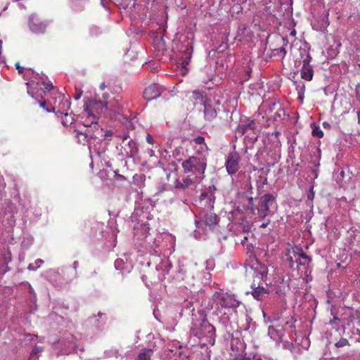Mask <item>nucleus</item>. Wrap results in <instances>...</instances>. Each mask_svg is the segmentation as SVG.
<instances>
[{
    "instance_id": "obj_25",
    "label": "nucleus",
    "mask_w": 360,
    "mask_h": 360,
    "mask_svg": "<svg viewBox=\"0 0 360 360\" xmlns=\"http://www.w3.org/2000/svg\"><path fill=\"white\" fill-rule=\"evenodd\" d=\"M217 112L214 108L210 105L205 104L204 115L206 120L211 121L217 117Z\"/></svg>"
},
{
    "instance_id": "obj_29",
    "label": "nucleus",
    "mask_w": 360,
    "mask_h": 360,
    "mask_svg": "<svg viewBox=\"0 0 360 360\" xmlns=\"http://www.w3.org/2000/svg\"><path fill=\"white\" fill-rule=\"evenodd\" d=\"M312 131L311 134L314 136H316L318 138H321L323 136V132L319 126H316L315 124H311Z\"/></svg>"
},
{
    "instance_id": "obj_9",
    "label": "nucleus",
    "mask_w": 360,
    "mask_h": 360,
    "mask_svg": "<svg viewBox=\"0 0 360 360\" xmlns=\"http://www.w3.org/2000/svg\"><path fill=\"white\" fill-rule=\"evenodd\" d=\"M276 209L274 197L271 194H265L259 198L257 207L258 214L260 217L264 218Z\"/></svg>"
},
{
    "instance_id": "obj_18",
    "label": "nucleus",
    "mask_w": 360,
    "mask_h": 360,
    "mask_svg": "<svg viewBox=\"0 0 360 360\" xmlns=\"http://www.w3.org/2000/svg\"><path fill=\"white\" fill-rule=\"evenodd\" d=\"M283 334L284 329L283 326L281 327L280 325L278 326V328H276L275 326H269L268 335L272 340L276 342H280L282 340Z\"/></svg>"
},
{
    "instance_id": "obj_41",
    "label": "nucleus",
    "mask_w": 360,
    "mask_h": 360,
    "mask_svg": "<svg viewBox=\"0 0 360 360\" xmlns=\"http://www.w3.org/2000/svg\"><path fill=\"white\" fill-rule=\"evenodd\" d=\"M11 260H12L11 252L10 250H8L6 254H5V255H4V261H5V262L8 263Z\"/></svg>"
},
{
    "instance_id": "obj_34",
    "label": "nucleus",
    "mask_w": 360,
    "mask_h": 360,
    "mask_svg": "<svg viewBox=\"0 0 360 360\" xmlns=\"http://www.w3.org/2000/svg\"><path fill=\"white\" fill-rule=\"evenodd\" d=\"M112 134V132L111 130H107L105 132L102 129V132L101 133V137H96V141L97 142L103 140L107 136H110Z\"/></svg>"
},
{
    "instance_id": "obj_61",
    "label": "nucleus",
    "mask_w": 360,
    "mask_h": 360,
    "mask_svg": "<svg viewBox=\"0 0 360 360\" xmlns=\"http://www.w3.org/2000/svg\"><path fill=\"white\" fill-rule=\"evenodd\" d=\"M247 240H248V237L247 236H244L243 239L242 240V243H243Z\"/></svg>"
},
{
    "instance_id": "obj_40",
    "label": "nucleus",
    "mask_w": 360,
    "mask_h": 360,
    "mask_svg": "<svg viewBox=\"0 0 360 360\" xmlns=\"http://www.w3.org/2000/svg\"><path fill=\"white\" fill-rule=\"evenodd\" d=\"M78 266H79V262L77 261H75L72 264V268L75 271V272L73 274L72 278H75L77 277V269Z\"/></svg>"
},
{
    "instance_id": "obj_24",
    "label": "nucleus",
    "mask_w": 360,
    "mask_h": 360,
    "mask_svg": "<svg viewBox=\"0 0 360 360\" xmlns=\"http://www.w3.org/2000/svg\"><path fill=\"white\" fill-rule=\"evenodd\" d=\"M107 103L108 105V110L113 111L117 113H120L121 111H122V106L120 103L118 99L114 98L113 100H110Z\"/></svg>"
},
{
    "instance_id": "obj_10",
    "label": "nucleus",
    "mask_w": 360,
    "mask_h": 360,
    "mask_svg": "<svg viewBox=\"0 0 360 360\" xmlns=\"http://www.w3.org/2000/svg\"><path fill=\"white\" fill-rule=\"evenodd\" d=\"M303 52L305 54V57L302 60V66L300 71L301 77L307 81H311L314 75V70L310 65L311 57L306 50L304 49Z\"/></svg>"
},
{
    "instance_id": "obj_8",
    "label": "nucleus",
    "mask_w": 360,
    "mask_h": 360,
    "mask_svg": "<svg viewBox=\"0 0 360 360\" xmlns=\"http://www.w3.org/2000/svg\"><path fill=\"white\" fill-rule=\"evenodd\" d=\"M108 103L101 101L91 100L84 105L86 119L89 122L94 124L97 123L96 119L99 115L108 110Z\"/></svg>"
},
{
    "instance_id": "obj_46",
    "label": "nucleus",
    "mask_w": 360,
    "mask_h": 360,
    "mask_svg": "<svg viewBox=\"0 0 360 360\" xmlns=\"http://www.w3.org/2000/svg\"><path fill=\"white\" fill-rule=\"evenodd\" d=\"M98 32H99V29L96 27H92L91 29V34L92 35H96L98 34Z\"/></svg>"
},
{
    "instance_id": "obj_55",
    "label": "nucleus",
    "mask_w": 360,
    "mask_h": 360,
    "mask_svg": "<svg viewBox=\"0 0 360 360\" xmlns=\"http://www.w3.org/2000/svg\"><path fill=\"white\" fill-rule=\"evenodd\" d=\"M354 360H360V354H354Z\"/></svg>"
},
{
    "instance_id": "obj_32",
    "label": "nucleus",
    "mask_w": 360,
    "mask_h": 360,
    "mask_svg": "<svg viewBox=\"0 0 360 360\" xmlns=\"http://www.w3.org/2000/svg\"><path fill=\"white\" fill-rule=\"evenodd\" d=\"M193 98L196 101L199 100L200 101H203L205 95L203 92H201L199 90H195L193 91Z\"/></svg>"
},
{
    "instance_id": "obj_5",
    "label": "nucleus",
    "mask_w": 360,
    "mask_h": 360,
    "mask_svg": "<svg viewBox=\"0 0 360 360\" xmlns=\"http://www.w3.org/2000/svg\"><path fill=\"white\" fill-rule=\"evenodd\" d=\"M191 333L198 338L203 345H213L215 342V328L205 316L193 322Z\"/></svg>"
},
{
    "instance_id": "obj_38",
    "label": "nucleus",
    "mask_w": 360,
    "mask_h": 360,
    "mask_svg": "<svg viewBox=\"0 0 360 360\" xmlns=\"http://www.w3.org/2000/svg\"><path fill=\"white\" fill-rule=\"evenodd\" d=\"M123 260L121 259H117L115 262V267L117 270L122 271L123 269Z\"/></svg>"
},
{
    "instance_id": "obj_33",
    "label": "nucleus",
    "mask_w": 360,
    "mask_h": 360,
    "mask_svg": "<svg viewBox=\"0 0 360 360\" xmlns=\"http://www.w3.org/2000/svg\"><path fill=\"white\" fill-rule=\"evenodd\" d=\"M255 128V123L253 121H250V122L247 123L246 124L242 125L240 127V129H241L242 132L245 133L246 130L248 129H254Z\"/></svg>"
},
{
    "instance_id": "obj_45",
    "label": "nucleus",
    "mask_w": 360,
    "mask_h": 360,
    "mask_svg": "<svg viewBox=\"0 0 360 360\" xmlns=\"http://www.w3.org/2000/svg\"><path fill=\"white\" fill-rule=\"evenodd\" d=\"M275 51H277L278 53H282L283 56H285L286 54V50L284 47L276 49Z\"/></svg>"
},
{
    "instance_id": "obj_36",
    "label": "nucleus",
    "mask_w": 360,
    "mask_h": 360,
    "mask_svg": "<svg viewBox=\"0 0 360 360\" xmlns=\"http://www.w3.org/2000/svg\"><path fill=\"white\" fill-rule=\"evenodd\" d=\"M330 324L334 325L335 326H343L344 323L338 319L336 316H333V319L330 321Z\"/></svg>"
},
{
    "instance_id": "obj_51",
    "label": "nucleus",
    "mask_w": 360,
    "mask_h": 360,
    "mask_svg": "<svg viewBox=\"0 0 360 360\" xmlns=\"http://www.w3.org/2000/svg\"><path fill=\"white\" fill-rule=\"evenodd\" d=\"M15 67H16V69L18 70L19 73H21L22 72L23 68L20 67L18 63H17L15 64Z\"/></svg>"
},
{
    "instance_id": "obj_16",
    "label": "nucleus",
    "mask_w": 360,
    "mask_h": 360,
    "mask_svg": "<svg viewBox=\"0 0 360 360\" xmlns=\"http://www.w3.org/2000/svg\"><path fill=\"white\" fill-rule=\"evenodd\" d=\"M162 89L163 88L161 86L157 84H153L145 89L143 92V97L147 101L155 99L161 95Z\"/></svg>"
},
{
    "instance_id": "obj_2",
    "label": "nucleus",
    "mask_w": 360,
    "mask_h": 360,
    "mask_svg": "<svg viewBox=\"0 0 360 360\" xmlns=\"http://www.w3.org/2000/svg\"><path fill=\"white\" fill-rule=\"evenodd\" d=\"M285 256L292 271H296L299 277L308 281L311 272V257L307 256L302 249L297 246L289 249Z\"/></svg>"
},
{
    "instance_id": "obj_64",
    "label": "nucleus",
    "mask_w": 360,
    "mask_h": 360,
    "mask_svg": "<svg viewBox=\"0 0 360 360\" xmlns=\"http://www.w3.org/2000/svg\"><path fill=\"white\" fill-rule=\"evenodd\" d=\"M255 360H262L261 358H256Z\"/></svg>"
},
{
    "instance_id": "obj_47",
    "label": "nucleus",
    "mask_w": 360,
    "mask_h": 360,
    "mask_svg": "<svg viewBox=\"0 0 360 360\" xmlns=\"http://www.w3.org/2000/svg\"><path fill=\"white\" fill-rule=\"evenodd\" d=\"M2 44L3 41L1 39H0V63H5V60L4 57L1 56V49H2Z\"/></svg>"
},
{
    "instance_id": "obj_28",
    "label": "nucleus",
    "mask_w": 360,
    "mask_h": 360,
    "mask_svg": "<svg viewBox=\"0 0 360 360\" xmlns=\"http://www.w3.org/2000/svg\"><path fill=\"white\" fill-rule=\"evenodd\" d=\"M63 117H62V124L64 125V126H68V125H70L73 123L74 122V117L72 114H68L66 112H61L60 113Z\"/></svg>"
},
{
    "instance_id": "obj_23",
    "label": "nucleus",
    "mask_w": 360,
    "mask_h": 360,
    "mask_svg": "<svg viewBox=\"0 0 360 360\" xmlns=\"http://www.w3.org/2000/svg\"><path fill=\"white\" fill-rule=\"evenodd\" d=\"M207 226H196L194 230L193 236L196 239L205 240L207 237ZM209 229H211L212 226H208Z\"/></svg>"
},
{
    "instance_id": "obj_30",
    "label": "nucleus",
    "mask_w": 360,
    "mask_h": 360,
    "mask_svg": "<svg viewBox=\"0 0 360 360\" xmlns=\"http://www.w3.org/2000/svg\"><path fill=\"white\" fill-rule=\"evenodd\" d=\"M244 205L247 207L248 210H250L251 212H253L254 209V202H253V198L248 197L244 199Z\"/></svg>"
},
{
    "instance_id": "obj_58",
    "label": "nucleus",
    "mask_w": 360,
    "mask_h": 360,
    "mask_svg": "<svg viewBox=\"0 0 360 360\" xmlns=\"http://www.w3.org/2000/svg\"><path fill=\"white\" fill-rule=\"evenodd\" d=\"M27 93L32 96V97H34V93L32 92V89H29Z\"/></svg>"
},
{
    "instance_id": "obj_20",
    "label": "nucleus",
    "mask_w": 360,
    "mask_h": 360,
    "mask_svg": "<svg viewBox=\"0 0 360 360\" xmlns=\"http://www.w3.org/2000/svg\"><path fill=\"white\" fill-rule=\"evenodd\" d=\"M192 52H193V47L189 43H188V44L186 46V48L184 51V53L180 58L181 67H182L184 72H186L188 71L187 65L190 63Z\"/></svg>"
},
{
    "instance_id": "obj_44",
    "label": "nucleus",
    "mask_w": 360,
    "mask_h": 360,
    "mask_svg": "<svg viewBox=\"0 0 360 360\" xmlns=\"http://www.w3.org/2000/svg\"><path fill=\"white\" fill-rule=\"evenodd\" d=\"M207 264V269L210 271L213 269V261L212 260H207L206 262Z\"/></svg>"
},
{
    "instance_id": "obj_13",
    "label": "nucleus",
    "mask_w": 360,
    "mask_h": 360,
    "mask_svg": "<svg viewBox=\"0 0 360 360\" xmlns=\"http://www.w3.org/2000/svg\"><path fill=\"white\" fill-rule=\"evenodd\" d=\"M70 107L69 99L64 94H58L56 98L55 106L51 109H46V110L47 112H55V110L57 109L58 112L61 113L68 111Z\"/></svg>"
},
{
    "instance_id": "obj_35",
    "label": "nucleus",
    "mask_w": 360,
    "mask_h": 360,
    "mask_svg": "<svg viewBox=\"0 0 360 360\" xmlns=\"http://www.w3.org/2000/svg\"><path fill=\"white\" fill-rule=\"evenodd\" d=\"M347 345H349V342L345 338H341L340 340L335 343V346L338 348L342 347Z\"/></svg>"
},
{
    "instance_id": "obj_53",
    "label": "nucleus",
    "mask_w": 360,
    "mask_h": 360,
    "mask_svg": "<svg viewBox=\"0 0 360 360\" xmlns=\"http://www.w3.org/2000/svg\"><path fill=\"white\" fill-rule=\"evenodd\" d=\"M41 349H39V348H38V347H36V348L32 351V355L35 354H37V353H38V352H41Z\"/></svg>"
},
{
    "instance_id": "obj_4",
    "label": "nucleus",
    "mask_w": 360,
    "mask_h": 360,
    "mask_svg": "<svg viewBox=\"0 0 360 360\" xmlns=\"http://www.w3.org/2000/svg\"><path fill=\"white\" fill-rule=\"evenodd\" d=\"M75 131L77 142L82 145L88 143L89 148L91 150L93 147L96 146L94 144V142L96 141V137L101 136L102 128L100 127L98 123L92 124L89 122V120H84V124L78 125Z\"/></svg>"
},
{
    "instance_id": "obj_56",
    "label": "nucleus",
    "mask_w": 360,
    "mask_h": 360,
    "mask_svg": "<svg viewBox=\"0 0 360 360\" xmlns=\"http://www.w3.org/2000/svg\"><path fill=\"white\" fill-rule=\"evenodd\" d=\"M39 103L40 107H41V108H45V105H46L45 101H43V102H39Z\"/></svg>"
},
{
    "instance_id": "obj_27",
    "label": "nucleus",
    "mask_w": 360,
    "mask_h": 360,
    "mask_svg": "<svg viewBox=\"0 0 360 360\" xmlns=\"http://www.w3.org/2000/svg\"><path fill=\"white\" fill-rule=\"evenodd\" d=\"M153 350L148 348L142 349L139 353L136 360H150Z\"/></svg>"
},
{
    "instance_id": "obj_26",
    "label": "nucleus",
    "mask_w": 360,
    "mask_h": 360,
    "mask_svg": "<svg viewBox=\"0 0 360 360\" xmlns=\"http://www.w3.org/2000/svg\"><path fill=\"white\" fill-rule=\"evenodd\" d=\"M295 322L296 320L293 317L289 316L281 320L279 325L281 327L283 326L284 330L287 328L293 329L295 328Z\"/></svg>"
},
{
    "instance_id": "obj_6",
    "label": "nucleus",
    "mask_w": 360,
    "mask_h": 360,
    "mask_svg": "<svg viewBox=\"0 0 360 360\" xmlns=\"http://www.w3.org/2000/svg\"><path fill=\"white\" fill-rule=\"evenodd\" d=\"M268 271V267L265 265H261L255 271L251 294L257 300H263L269 293V289L264 286V284L266 285Z\"/></svg>"
},
{
    "instance_id": "obj_52",
    "label": "nucleus",
    "mask_w": 360,
    "mask_h": 360,
    "mask_svg": "<svg viewBox=\"0 0 360 360\" xmlns=\"http://www.w3.org/2000/svg\"><path fill=\"white\" fill-rule=\"evenodd\" d=\"M323 127L325 129H330V124L328 122H323Z\"/></svg>"
},
{
    "instance_id": "obj_1",
    "label": "nucleus",
    "mask_w": 360,
    "mask_h": 360,
    "mask_svg": "<svg viewBox=\"0 0 360 360\" xmlns=\"http://www.w3.org/2000/svg\"><path fill=\"white\" fill-rule=\"evenodd\" d=\"M134 234L138 240H144L147 245L153 248L154 255L160 253L158 247L161 240L169 243L174 248L175 237L169 233H158L149 226H134Z\"/></svg>"
},
{
    "instance_id": "obj_12",
    "label": "nucleus",
    "mask_w": 360,
    "mask_h": 360,
    "mask_svg": "<svg viewBox=\"0 0 360 360\" xmlns=\"http://www.w3.org/2000/svg\"><path fill=\"white\" fill-rule=\"evenodd\" d=\"M138 153V143L133 139H131L127 143H124L120 150V154L126 158H134Z\"/></svg>"
},
{
    "instance_id": "obj_50",
    "label": "nucleus",
    "mask_w": 360,
    "mask_h": 360,
    "mask_svg": "<svg viewBox=\"0 0 360 360\" xmlns=\"http://www.w3.org/2000/svg\"><path fill=\"white\" fill-rule=\"evenodd\" d=\"M82 95V91L77 89V94L75 96V100H79Z\"/></svg>"
},
{
    "instance_id": "obj_54",
    "label": "nucleus",
    "mask_w": 360,
    "mask_h": 360,
    "mask_svg": "<svg viewBox=\"0 0 360 360\" xmlns=\"http://www.w3.org/2000/svg\"><path fill=\"white\" fill-rule=\"evenodd\" d=\"M128 137H129L128 134H124V135L122 136V143H123V144H124V143H125L124 142H125V141L127 139V138H128Z\"/></svg>"
},
{
    "instance_id": "obj_11",
    "label": "nucleus",
    "mask_w": 360,
    "mask_h": 360,
    "mask_svg": "<svg viewBox=\"0 0 360 360\" xmlns=\"http://www.w3.org/2000/svg\"><path fill=\"white\" fill-rule=\"evenodd\" d=\"M214 189L209 188L203 191L200 195V202L204 209L211 210L214 208L215 201Z\"/></svg>"
},
{
    "instance_id": "obj_3",
    "label": "nucleus",
    "mask_w": 360,
    "mask_h": 360,
    "mask_svg": "<svg viewBox=\"0 0 360 360\" xmlns=\"http://www.w3.org/2000/svg\"><path fill=\"white\" fill-rule=\"evenodd\" d=\"M203 303V311H212V314L216 316L221 314V309L236 308L240 304L234 295L222 291L215 292L211 299L204 300Z\"/></svg>"
},
{
    "instance_id": "obj_63",
    "label": "nucleus",
    "mask_w": 360,
    "mask_h": 360,
    "mask_svg": "<svg viewBox=\"0 0 360 360\" xmlns=\"http://www.w3.org/2000/svg\"><path fill=\"white\" fill-rule=\"evenodd\" d=\"M153 155H154V152L153 150H151L150 156H153Z\"/></svg>"
},
{
    "instance_id": "obj_42",
    "label": "nucleus",
    "mask_w": 360,
    "mask_h": 360,
    "mask_svg": "<svg viewBox=\"0 0 360 360\" xmlns=\"http://www.w3.org/2000/svg\"><path fill=\"white\" fill-rule=\"evenodd\" d=\"M146 140L147 143L149 144L155 143V139H154L153 136L150 134H148L146 135Z\"/></svg>"
},
{
    "instance_id": "obj_39",
    "label": "nucleus",
    "mask_w": 360,
    "mask_h": 360,
    "mask_svg": "<svg viewBox=\"0 0 360 360\" xmlns=\"http://www.w3.org/2000/svg\"><path fill=\"white\" fill-rule=\"evenodd\" d=\"M183 307L185 308L186 310H188L190 311H194V307H193V303L191 302H188L187 300L184 301Z\"/></svg>"
},
{
    "instance_id": "obj_22",
    "label": "nucleus",
    "mask_w": 360,
    "mask_h": 360,
    "mask_svg": "<svg viewBox=\"0 0 360 360\" xmlns=\"http://www.w3.org/2000/svg\"><path fill=\"white\" fill-rule=\"evenodd\" d=\"M328 25V20L327 15H322L319 18L317 22L313 23V28L317 31L324 32Z\"/></svg>"
},
{
    "instance_id": "obj_15",
    "label": "nucleus",
    "mask_w": 360,
    "mask_h": 360,
    "mask_svg": "<svg viewBox=\"0 0 360 360\" xmlns=\"http://www.w3.org/2000/svg\"><path fill=\"white\" fill-rule=\"evenodd\" d=\"M29 27L32 32L36 34H41L45 32L46 25L39 20L35 15H31L29 20Z\"/></svg>"
},
{
    "instance_id": "obj_19",
    "label": "nucleus",
    "mask_w": 360,
    "mask_h": 360,
    "mask_svg": "<svg viewBox=\"0 0 360 360\" xmlns=\"http://www.w3.org/2000/svg\"><path fill=\"white\" fill-rule=\"evenodd\" d=\"M201 180L202 179H198L193 175L188 174L182 181L178 180L176 181V187L178 188H185L190 186H194L196 184L200 183Z\"/></svg>"
},
{
    "instance_id": "obj_60",
    "label": "nucleus",
    "mask_w": 360,
    "mask_h": 360,
    "mask_svg": "<svg viewBox=\"0 0 360 360\" xmlns=\"http://www.w3.org/2000/svg\"><path fill=\"white\" fill-rule=\"evenodd\" d=\"M313 198H314V193H310V194L309 195L308 198H309V199H313Z\"/></svg>"
},
{
    "instance_id": "obj_43",
    "label": "nucleus",
    "mask_w": 360,
    "mask_h": 360,
    "mask_svg": "<svg viewBox=\"0 0 360 360\" xmlns=\"http://www.w3.org/2000/svg\"><path fill=\"white\" fill-rule=\"evenodd\" d=\"M42 84L44 86V89L46 91H51L52 89H53V86L51 83L43 82Z\"/></svg>"
},
{
    "instance_id": "obj_7",
    "label": "nucleus",
    "mask_w": 360,
    "mask_h": 360,
    "mask_svg": "<svg viewBox=\"0 0 360 360\" xmlns=\"http://www.w3.org/2000/svg\"><path fill=\"white\" fill-rule=\"evenodd\" d=\"M181 167L184 173L193 175L198 179H203L207 167V159L205 157L190 156L182 161Z\"/></svg>"
},
{
    "instance_id": "obj_21",
    "label": "nucleus",
    "mask_w": 360,
    "mask_h": 360,
    "mask_svg": "<svg viewBox=\"0 0 360 360\" xmlns=\"http://www.w3.org/2000/svg\"><path fill=\"white\" fill-rule=\"evenodd\" d=\"M191 143L194 148L198 146V148L196 149V152L198 153L202 154L204 152L207 150V147L205 142V139L201 136L195 137L191 141Z\"/></svg>"
},
{
    "instance_id": "obj_49",
    "label": "nucleus",
    "mask_w": 360,
    "mask_h": 360,
    "mask_svg": "<svg viewBox=\"0 0 360 360\" xmlns=\"http://www.w3.org/2000/svg\"><path fill=\"white\" fill-rule=\"evenodd\" d=\"M356 93L357 98L360 101V83L356 86Z\"/></svg>"
},
{
    "instance_id": "obj_31",
    "label": "nucleus",
    "mask_w": 360,
    "mask_h": 360,
    "mask_svg": "<svg viewBox=\"0 0 360 360\" xmlns=\"http://www.w3.org/2000/svg\"><path fill=\"white\" fill-rule=\"evenodd\" d=\"M43 263L44 261L42 259H38L35 261L34 264H30L27 269L30 271H36Z\"/></svg>"
},
{
    "instance_id": "obj_14",
    "label": "nucleus",
    "mask_w": 360,
    "mask_h": 360,
    "mask_svg": "<svg viewBox=\"0 0 360 360\" xmlns=\"http://www.w3.org/2000/svg\"><path fill=\"white\" fill-rule=\"evenodd\" d=\"M240 157L236 152L229 155L226 161V167L227 172L230 174H235L239 169Z\"/></svg>"
},
{
    "instance_id": "obj_57",
    "label": "nucleus",
    "mask_w": 360,
    "mask_h": 360,
    "mask_svg": "<svg viewBox=\"0 0 360 360\" xmlns=\"http://www.w3.org/2000/svg\"><path fill=\"white\" fill-rule=\"evenodd\" d=\"M358 123L360 124V109L357 111Z\"/></svg>"
},
{
    "instance_id": "obj_37",
    "label": "nucleus",
    "mask_w": 360,
    "mask_h": 360,
    "mask_svg": "<svg viewBox=\"0 0 360 360\" xmlns=\"http://www.w3.org/2000/svg\"><path fill=\"white\" fill-rule=\"evenodd\" d=\"M304 89H305V86H304V84H302V82H300V84H298L297 85L296 89L298 91L300 98H302V96H303L304 92Z\"/></svg>"
},
{
    "instance_id": "obj_59",
    "label": "nucleus",
    "mask_w": 360,
    "mask_h": 360,
    "mask_svg": "<svg viewBox=\"0 0 360 360\" xmlns=\"http://www.w3.org/2000/svg\"><path fill=\"white\" fill-rule=\"evenodd\" d=\"M100 88L102 89V90H104L105 88V84L104 82H103L101 86H100Z\"/></svg>"
},
{
    "instance_id": "obj_17",
    "label": "nucleus",
    "mask_w": 360,
    "mask_h": 360,
    "mask_svg": "<svg viewBox=\"0 0 360 360\" xmlns=\"http://www.w3.org/2000/svg\"><path fill=\"white\" fill-rule=\"evenodd\" d=\"M204 224V225H216L219 222V217L212 212H202L200 214V220L195 221V224Z\"/></svg>"
},
{
    "instance_id": "obj_48",
    "label": "nucleus",
    "mask_w": 360,
    "mask_h": 360,
    "mask_svg": "<svg viewBox=\"0 0 360 360\" xmlns=\"http://www.w3.org/2000/svg\"><path fill=\"white\" fill-rule=\"evenodd\" d=\"M109 97H110V95L108 93H103L102 95L103 101H101L102 102H108V100Z\"/></svg>"
},
{
    "instance_id": "obj_62",
    "label": "nucleus",
    "mask_w": 360,
    "mask_h": 360,
    "mask_svg": "<svg viewBox=\"0 0 360 360\" xmlns=\"http://www.w3.org/2000/svg\"><path fill=\"white\" fill-rule=\"evenodd\" d=\"M207 276H208L207 279L209 280V279L210 278V273H207Z\"/></svg>"
}]
</instances>
